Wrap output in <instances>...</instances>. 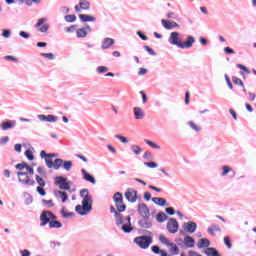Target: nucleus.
<instances>
[{
    "label": "nucleus",
    "instance_id": "72a5a7b5",
    "mask_svg": "<svg viewBox=\"0 0 256 256\" xmlns=\"http://www.w3.org/2000/svg\"><path fill=\"white\" fill-rule=\"evenodd\" d=\"M115 221L116 225H123L125 223V220H123V216H121V212H115Z\"/></svg>",
    "mask_w": 256,
    "mask_h": 256
},
{
    "label": "nucleus",
    "instance_id": "6e6d98bb",
    "mask_svg": "<svg viewBox=\"0 0 256 256\" xmlns=\"http://www.w3.org/2000/svg\"><path fill=\"white\" fill-rule=\"evenodd\" d=\"M27 163L26 162H22L20 164H16L15 168L18 169V171H23L24 169L27 168Z\"/></svg>",
    "mask_w": 256,
    "mask_h": 256
},
{
    "label": "nucleus",
    "instance_id": "423d86ee",
    "mask_svg": "<svg viewBox=\"0 0 256 256\" xmlns=\"http://www.w3.org/2000/svg\"><path fill=\"white\" fill-rule=\"evenodd\" d=\"M166 229L168 233H172L173 235H175V233L179 231V222H177V219L169 218L166 225Z\"/></svg>",
    "mask_w": 256,
    "mask_h": 256
},
{
    "label": "nucleus",
    "instance_id": "a18cd8bd",
    "mask_svg": "<svg viewBox=\"0 0 256 256\" xmlns=\"http://www.w3.org/2000/svg\"><path fill=\"white\" fill-rule=\"evenodd\" d=\"M47 123H57V117L55 115L49 114L46 116Z\"/></svg>",
    "mask_w": 256,
    "mask_h": 256
},
{
    "label": "nucleus",
    "instance_id": "c756f323",
    "mask_svg": "<svg viewBox=\"0 0 256 256\" xmlns=\"http://www.w3.org/2000/svg\"><path fill=\"white\" fill-rule=\"evenodd\" d=\"M50 229H61L63 227V224L57 220H51L49 222Z\"/></svg>",
    "mask_w": 256,
    "mask_h": 256
},
{
    "label": "nucleus",
    "instance_id": "0eeeda50",
    "mask_svg": "<svg viewBox=\"0 0 256 256\" xmlns=\"http://www.w3.org/2000/svg\"><path fill=\"white\" fill-rule=\"evenodd\" d=\"M138 225L141 229H151L153 227V220L151 216H144L138 221Z\"/></svg>",
    "mask_w": 256,
    "mask_h": 256
},
{
    "label": "nucleus",
    "instance_id": "ddd939ff",
    "mask_svg": "<svg viewBox=\"0 0 256 256\" xmlns=\"http://www.w3.org/2000/svg\"><path fill=\"white\" fill-rule=\"evenodd\" d=\"M17 121L15 120H6L0 124L2 131H9V129H15Z\"/></svg>",
    "mask_w": 256,
    "mask_h": 256
},
{
    "label": "nucleus",
    "instance_id": "58836bf2",
    "mask_svg": "<svg viewBox=\"0 0 256 256\" xmlns=\"http://www.w3.org/2000/svg\"><path fill=\"white\" fill-rule=\"evenodd\" d=\"M159 241L162 242L163 245H167V247H169V245H173V242H169V239H167V237H165V235H160Z\"/></svg>",
    "mask_w": 256,
    "mask_h": 256
},
{
    "label": "nucleus",
    "instance_id": "9d476101",
    "mask_svg": "<svg viewBox=\"0 0 256 256\" xmlns=\"http://www.w3.org/2000/svg\"><path fill=\"white\" fill-rule=\"evenodd\" d=\"M91 33V26L89 24H86L85 27L79 28L76 31V36L78 39H84V37H87Z\"/></svg>",
    "mask_w": 256,
    "mask_h": 256
},
{
    "label": "nucleus",
    "instance_id": "13d9d810",
    "mask_svg": "<svg viewBox=\"0 0 256 256\" xmlns=\"http://www.w3.org/2000/svg\"><path fill=\"white\" fill-rule=\"evenodd\" d=\"M138 37H140V39H142V41H147L149 39V37H147V35H145L141 30L136 32Z\"/></svg>",
    "mask_w": 256,
    "mask_h": 256
},
{
    "label": "nucleus",
    "instance_id": "a211bd4d",
    "mask_svg": "<svg viewBox=\"0 0 256 256\" xmlns=\"http://www.w3.org/2000/svg\"><path fill=\"white\" fill-rule=\"evenodd\" d=\"M193 43H195V37L187 36L186 41L182 42L180 49H191V47H193Z\"/></svg>",
    "mask_w": 256,
    "mask_h": 256
},
{
    "label": "nucleus",
    "instance_id": "5701e85b",
    "mask_svg": "<svg viewBox=\"0 0 256 256\" xmlns=\"http://www.w3.org/2000/svg\"><path fill=\"white\" fill-rule=\"evenodd\" d=\"M127 224L122 225V231L124 233H131L133 231V227H131V216L126 217Z\"/></svg>",
    "mask_w": 256,
    "mask_h": 256
},
{
    "label": "nucleus",
    "instance_id": "1a4fd4ad",
    "mask_svg": "<svg viewBox=\"0 0 256 256\" xmlns=\"http://www.w3.org/2000/svg\"><path fill=\"white\" fill-rule=\"evenodd\" d=\"M137 211L140 217H151V212L149 211V207L145 203H139L137 206Z\"/></svg>",
    "mask_w": 256,
    "mask_h": 256
},
{
    "label": "nucleus",
    "instance_id": "864d4df0",
    "mask_svg": "<svg viewBox=\"0 0 256 256\" xmlns=\"http://www.w3.org/2000/svg\"><path fill=\"white\" fill-rule=\"evenodd\" d=\"M36 191H37V193H39V195H41V197H45L47 195V192L45 191L43 186H38L36 188Z\"/></svg>",
    "mask_w": 256,
    "mask_h": 256
},
{
    "label": "nucleus",
    "instance_id": "9b49d317",
    "mask_svg": "<svg viewBox=\"0 0 256 256\" xmlns=\"http://www.w3.org/2000/svg\"><path fill=\"white\" fill-rule=\"evenodd\" d=\"M124 195L129 203H135L137 201V190L133 188H128Z\"/></svg>",
    "mask_w": 256,
    "mask_h": 256
},
{
    "label": "nucleus",
    "instance_id": "338daca9",
    "mask_svg": "<svg viewBox=\"0 0 256 256\" xmlns=\"http://www.w3.org/2000/svg\"><path fill=\"white\" fill-rule=\"evenodd\" d=\"M25 205H31L33 203V196L28 195V197L24 201Z\"/></svg>",
    "mask_w": 256,
    "mask_h": 256
},
{
    "label": "nucleus",
    "instance_id": "3c124183",
    "mask_svg": "<svg viewBox=\"0 0 256 256\" xmlns=\"http://www.w3.org/2000/svg\"><path fill=\"white\" fill-rule=\"evenodd\" d=\"M151 249L155 255H161L162 252L164 251V250H161V248H159V246L157 245L152 246Z\"/></svg>",
    "mask_w": 256,
    "mask_h": 256
},
{
    "label": "nucleus",
    "instance_id": "c85d7f7f",
    "mask_svg": "<svg viewBox=\"0 0 256 256\" xmlns=\"http://www.w3.org/2000/svg\"><path fill=\"white\" fill-rule=\"evenodd\" d=\"M153 203H155V205H159L160 207H165V205H169L167 204V200H165V198H159V197H154L152 198Z\"/></svg>",
    "mask_w": 256,
    "mask_h": 256
},
{
    "label": "nucleus",
    "instance_id": "ea45409f",
    "mask_svg": "<svg viewBox=\"0 0 256 256\" xmlns=\"http://www.w3.org/2000/svg\"><path fill=\"white\" fill-rule=\"evenodd\" d=\"M144 143H146L147 145H149V147H152V149H161V146H159L157 143L151 141V140H144Z\"/></svg>",
    "mask_w": 256,
    "mask_h": 256
},
{
    "label": "nucleus",
    "instance_id": "393cba45",
    "mask_svg": "<svg viewBox=\"0 0 256 256\" xmlns=\"http://www.w3.org/2000/svg\"><path fill=\"white\" fill-rule=\"evenodd\" d=\"M54 195H55V197H58L59 199H61L62 203H65V201H67V199H69L67 192H63L60 190H55Z\"/></svg>",
    "mask_w": 256,
    "mask_h": 256
},
{
    "label": "nucleus",
    "instance_id": "774afa93",
    "mask_svg": "<svg viewBox=\"0 0 256 256\" xmlns=\"http://www.w3.org/2000/svg\"><path fill=\"white\" fill-rule=\"evenodd\" d=\"M20 255L22 256H31V252L27 249L21 250Z\"/></svg>",
    "mask_w": 256,
    "mask_h": 256
},
{
    "label": "nucleus",
    "instance_id": "a19ab883",
    "mask_svg": "<svg viewBox=\"0 0 256 256\" xmlns=\"http://www.w3.org/2000/svg\"><path fill=\"white\" fill-rule=\"evenodd\" d=\"M115 203L119 204L123 201V194H121L120 192H116L114 194V197H113Z\"/></svg>",
    "mask_w": 256,
    "mask_h": 256
},
{
    "label": "nucleus",
    "instance_id": "603ef678",
    "mask_svg": "<svg viewBox=\"0 0 256 256\" xmlns=\"http://www.w3.org/2000/svg\"><path fill=\"white\" fill-rule=\"evenodd\" d=\"M224 244L226 245V247H228V249H231V247H233V244L231 243V238L229 236L224 237Z\"/></svg>",
    "mask_w": 256,
    "mask_h": 256
},
{
    "label": "nucleus",
    "instance_id": "cd10ccee",
    "mask_svg": "<svg viewBox=\"0 0 256 256\" xmlns=\"http://www.w3.org/2000/svg\"><path fill=\"white\" fill-rule=\"evenodd\" d=\"M167 219H169V217L167 216V214H165V212L160 211V212L156 215V221H157V223H165V221H167Z\"/></svg>",
    "mask_w": 256,
    "mask_h": 256
},
{
    "label": "nucleus",
    "instance_id": "e2e57ef3",
    "mask_svg": "<svg viewBox=\"0 0 256 256\" xmlns=\"http://www.w3.org/2000/svg\"><path fill=\"white\" fill-rule=\"evenodd\" d=\"M45 21H47V18H40L38 20V22L34 25V27L37 29L39 27H41V25H43V23H45Z\"/></svg>",
    "mask_w": 256,
    "mask_h": 256
},
{
    "label": "nucleus",
    "instance_id": "de8ad7c7",
    "mask_svg": "<svg viewBox=\"0 0 256 256\" xmlns=\"http://www.w3.org/2000/svg\"><path fill=\"white\" fill-rule=\"evenodd\" d=\"M145 167H149L150 169H157L159 167V164L156 162H144Z\"/></svg>",
    "mask_w": 256,
    "mask_h": 256
},
{
    "label": "nucleus",
    "instance_id": "412c9836",
    "mask_svg": "<svg viewBox=\"0 0 256 256\" xmlns=\"http://www.w3.org/2000/svg\"><path fill=\"white\" fill-rule=\"evenodd\" d=\"M133 112H134L135 119L137 120L145 119V112L143 111V109H141V107H134Z\"/></svg>",
    "mask_w": 256,
    "mask_h": 256
},
{
    "label": "nucleus",
    "instance_id": "4468645a",
    "mask_svg": "<svg viewBox=\"0 0 256 256\" xmlns=\"http://www.w3.org/2000/svg\"><path fill=\"white\" fill-rule=\"evenodd\" d=\"M40 227H45L51 223V218L49 217V211L45 210L40 215Z\"/></svg>",
    "mask_w": 256,
    "mask_h": 256
},
{
    "label": "nucleus",
    "instance_id": "a878e982",
    "mask_svg": "<svg viewBox=\"0 0 256 256\" xmlns=\"http://www.w3.org/2000/svg\"><path fill=\"white\" fill-rule=\"evenodd\" d=\"M203 253L207 256H221V254H219V251H217V249L213 247H209L208 249L204 250Z\"/></svg>",
    "mask_w": 256,
    "mask_h": 256
},
{
    "label": "nucleus",
    "instance_id": "bf43d9fd",
    "mask_svg": "<svg viewBox=\"0 0 256 256\" xmlns=\"http://www.w3.org/2000/svg\"><path fill=\"white\" fill-rule=\"evenodd\" d=\"M238 69H241V71H244V73H247V75H249V73H251L250 70H248V68L245 65L242 64H237Z\"/></svg>",
    "mask_w": 256,
    "mask_h": 256
},
{
    "label": "nucleus",
    "instance_id": "69168bd1",
    "mask_svg": "<svg viewBox=\"0 0 256 256\" xmlns=\"http://www.w3.org/2000/svg\"><path fill=\"white\" fill-rule=\"evenodd\" d=\"M20 37H22L23 39H29V37H31V34L25 32V31H20L19 32Z\"/></svg>",
    "mask_w": 256,
    "mask_h": 256
},
{
    "label": "nucleus",
    "instance_id": "bb28decb",
    "mask_svg": "<svg viewBox=\"0 0 256 256\" xmlns=\"http://www.w3.org/2000/svg\"><path fill=\"white\" fill-rule=\"evenodd\" d=\"M215 232H221V227L217 224H212L209 228H208V233L209 235H211L212 237H215Z\"/></svg>",
    "mask_w": 256,
    "mask_h": 256
},
{
    "label": "nucleus",
    "instance_id": "2f4dec72",
    "mask_svg": "<svg viewBox=\"0 0 256 256\" xmlns=\"http://www.w3.org/2000/svg\"><path fill=\"white\" fill-rule=\"evenodd\" d=\"M79 5L82 8V11H89V9H91V4L87 0L80 1Z\"/></svg>",
    "mask_w": 256,
    "mask_h": 256
},
{
    "label": "nucleus",
    "instance_id": "20e7f679",
    "mask_svg": "<svg viewBox=\"0 0 256 256\" xmlns=\"http://www.w3.org/2000/svg\"><path fill=\"white\" fill-rule=\"evenodd\" d=\"M17 176L19 183H22V185H35V180L29 178V172H17Z\"/></svg>",
    "mask_w": 256,
    "mask_h": 256
},
{
    "label": "nucleus",
    "instance_id": "79ce46f5",
    "mask_svg": "<svg viewBox=\"0 0 256 256\" xmlns=\"http://www.w3.org/2000/svg\"><path fill=\"white\" fill-rule=\"evenodd\" d=\"M41 57H45V59H48L49 61H55V54L53 53H41Z\"/></svg>",
    "mask_w": 256,
    "mask_h": 256
},
{
    "label": "nucleus",
    "instance_id": "0e129e2a",
    "mask_svg": "<svg viewBox=\"0 0 256 256\" xmlns=\"http://www.w3.org/2000/svg\"><path fill=\"white\" fill-rule=\"evenodd\" d=\"M144 49H145V51H147V52L149 53V55H152V56L157 55V53H155V50L152 49V48L149 47V46H144Z\"/></svg>",
    "mask_w": 256,
    "mask_h": 256
},
{
    "label": "nucleus",
    "instance_id": "b1692460",
    "mask_svg": "<svg viewBox=\"0 0 256 256\" xmlns=\"http://www.w3.org/2000/svg\"><path fill=\"white\" fill-rule=\"evenodd\" d=\"M184 244L188 249H193L195 247V239L191 236H185Z\"/></svg>",
    "mask_w": 256,
    "mask_h": 256
},
{
    "label": "nucleus",
    "instance_id": "f3484780",
    "mask_svg": "<svg viewBox=\"0 0 256 256\" xmlns=\"http://www.w3.org/2000/svg\"><path fill=\"white\" fill-rule=\"evenodd\" d=\"M78 17H79L81 23H89V22L95 23V21H97L96 17L91 16L89 14H79Z\"/></svg>",
    "mask_w": 256,
    "mask_h": 256
},
{
    "label": "nucleus",
    "instance_id": "473e14b6",
    "mask_svg": "<svg viewBox=\"0 0 256 256\" xmlns=\"http://www.w3.org/2000/svg\"><path fill=\"white\" fill-rule=\"evenodd\" d=\"M170 247V255H179V247H177V244L172 242V245H168Z\"/></svg>",
    "mask_w": 256,
    "mask_h": 256
},
{
    "label": "nucleus",
    "instance_id": "c03bdc74",
    "mask_svg": "<svg viewBox=\"0 0 256 256\" xmlns=\"http://www.w3.org/2000/svg\"><path fill=\"white\" fill-rule=\"evenodd\" d=\"M188 125L190 128L193 129V131H196V133H199V131H201V127L197 126V124H195V122L193 121H189Z\"/></svg>",
    "mask_w": 256,
    "mask_h": 256
},
{
    "label": "nucleus",
    "instance_id": "8fccbe9b",
    "mask_svg": "<svg viewBox=\"0 0 256 256\" xmlns=\"http://www.w3.org/2000/svg\"><path fill=\"white\" fill-rule=\"evenodd\" d=\"M25 157H27V159L29 161H33V159H35V156L33 155V152L31 150H26L24 153Z\"/></svg>",
    "mask_w": 256,
    "mask_h": 256
},
{
    "label": "nucleus",
    "instance_id": "aec40b11",
    "mask_svg": "<svg viewBox=\"0 0 256 256\" xmlns=\"http://www.w3.org/2000/svg\"><path fill=\"white\" fill-rule=\"evenodd\" d=\"M161 23H162V27H164V29H168V30H171L175 27H179V24L175 21L170 22L165 19H162Z\"/></svg>",
    "mask_w": 256,
    "mask_h": 256
},
{
    "label": "nucleus",
    "instance_id": "f257e3e1",
    "mask_svg": "<svg viewBox=\"0 0 256 256\" xmlns=\"http://www.w3.org/2000/svg\"><path fill=\"white\" fill-rule=\"evenodd\" d=\"M80 197L83 199L82 205H77L75 207V211L78 213V215L85 216L91 213L93 209V198L89 194V189L86 188L80 191Z\"/></svg>",
    "mask_w": 256,
    "mask_h": 256
},
{
    "label": "nucleus",
    "instance_id": "7ed1b4c3",
    "mask_svg": "<svg viewBox=\"0 0 256 256\" xmlns=\"http://www.w3.org/2000/svg\"><path fill=\"white\" fill-rule=\"evenodd\" d=\"M54 185H58L61 191H69L71 189V183L67 181V178L63 176H57L54 179Z\"/></svg>",
    "mask_w": 256,
    "mask_h": 256
},
{
    "label": "nucleus",
    "instance_id": "4c0bfd02",
    "mask_svg": "<svg viewBox=\"0 0 256 256\" xmlns=\"http://www.w3.org/2000/svg\"><path fill=\"white\" fill-rule=\"evenodd\" d=\"M118 213H123L127 209V206L122 202L115 203Z\"/></svg>",
    "mask_w": 256,
    "mask_h": 256
},
{
    "label": "nucleus",
    "instance_id": "052dcab7",
    "mask_svg": "<svg viewBox=\"0 0 256 256\" xmlns=\"http://www.w3.org/2000/svg\"><path fill=\"white\" fill-rule=\"evenodd\" d=\"M2 36H4L5 39H9V38L11 37V30H9V29H4V30L2 31Z\"/></svg>",
    "mask_w": 256,
    "mask_h": 256
},
{
    "label": "nucleus",
    "instance_id": "2eb2a0df",
    "mask_svg": "<svg viewBox=\"0 0 256 256\" xmlns=\"http://www.w3.org/2000/svg\"><path fill=\"white\" fill-rule=\"evenodd\" d=\"M115 45V39L107 37L102 40L101 49L107 50L111 49Z\"/></svg>",
    "mask_w": 256,
    "mask_h": 256
},
{
    "label": "nucleus",
    "instance_id": "39448f33",
    "mask_svg": "<svg viewBox=\"0 0 256 256\" xmlns=\"http://www.w3.org/2000/svg\"><path fill=\"white\" fill-rule=\"evenodd\" d=\"M46 166L48 169H55V171H59L63 165V159L56 158L53 162L52 159L46 158L45 159Z\"/></svg>",
    "mask_w": 256,
    "mask_h": 256
},
{
    "label": "nucleus",
    "instance_id": "f8f14e48",
    "mask_svg": "<svg viewBox=\"0 0 256 256\" xmlns=\"http://www.w3.org/2000/svg\"><path fill=\"white\" fill-rule=\"evenodd\" d=\"M184 231H186V233H190L193 234L195 233V231H197V223L190 221V222H184L182 225Z\"/></svg>",
    "mask_w": 256,
    "mask_h": 256
},
{
    "label": "nucleus",
    "instance_id": "f704fd0d",
    "mask_svg": "<svg viewBox=\"0 0 256 256\" xmlns=\"http://www.w3.org/2000/svg\"><path fill=\"white\" fill-rule=\"evenodd\" d=\"M62 165H63V169H64L65 171H71V169H72V167H73V161H71V160H69V161H64V160H63Z\"/></svg>",
    "mask_w": 256,
    "mask_h": 256
},
{
    "label": "nucleus",
    "instance_id": "680f3d73",
    "mask_svg": "<svg viewBox=\"0 0 256 256\" xmlns=\"http://www.w3.org/2000/svg\"><path fill=\"white\" fill-rule=\"evenodd\" d=\"M40 33H47L49 31V24H44L39 28Z\"/></svg>",
    "mask_w": 256,
    "mask_h": 256
},
{
    "label": "nucleus",
    "instance_id": "09e8293b",
    "mask_svg": "<svg viewBox=\"0 0 256 256\" xmlns=\"http://www.w3.org/2000/svg\"><path fill=\"white\" fill-rule=\"evenodd\" d=\"M114 137L115 139H118L119 141H121V143H124V144L129 143V140L123 135L116 134Z\"/></svg>",
    "mask_w": 256,
    "mask_h": 256
},
{
    "label": "nucleus",
    "instance_id": "49530a36",
    "mask_svg": "<svg viewBox=\"0 0 256 256\" xmlns=\"http://www.w3.org/2000/svg\"><path fill=\"white\" fill-rule=\"evenodd\" d=\"M35 179H36L38 185H40L39 187H45V185H47V183L44 181V179L41 178L39 175H36Z\"/></svg>",
    "mask_w": 256,
    "mask_h": 256
},
{
    "label": "nucleus",
    "instance_id": "37998d69",
    "mask_svg": "<svg viewBox=\"0 0 256 256\" xmlns=\"http://www.w3.org/2000/svg\"><path fill=\"white\" fill-rule=\"evenodd\" d=\"M61 215L64 217V219H69V217H74L75 213L73 212H65V208L61 210Z\"/></svg>",
    "mask_w": 256,
    "mask_h": 256
},
{
    "label": "nucleus",
    "instance_id": "6e6552de",
    "mask_svg": "<svg viewBox=\"0 0 256 256\" xmlns=\"http://www.w3.org/2000/svg\"><path fill=\"white\" fill-rule=\"evenodd\" d=\"M168 43H170V45H176L178 49H181L183 42L179 39V32H172L168 39Z\"/></svg>",
    "mask_w": 256,
    "mask_h": 256
},
{
    "label": "nucleus",
    "instance_id": "4be33fe9",
    "mask_svg": "<svg viewBox=\"0 0 256 256\" xmlns=\"http://www.w3.org/2000/svg\"><path fill=\"white\" fill-rule=\"evenodd\" d=\"M211 245V242L207 238H201L198 240L197 247L198 249H208L209 246Z\"/></svg>",
    "mask_w": 256,
    "mask_h": 256
},
{
    "label": "nucleus",
    "instance_id": "c9c22d12",
    "mask_svg": "<svg viewBox=\"0 0 256 256\" xmlns=\"http://www.w3.org/2000/svg\"><path fill=\"white\" fill-rule=\"evenodd\" d=\"M67 23H75L77 21V16L75 14H69L64 17Z\"/></svg>",
    "mask_w": 256,
    "mask_h": 256
},
{
    "label": "nucleus",
    "instance_id": "4d7b16f0",
    "mask_svg": "<svg viewBox=\"0 0 256 256\" xmlns=\"http://www.w3.org/2000/svg\"><path fill=\"white\" fill-rule=\"evenodd\" d=\"M37 173H39V175H41V177H47V172L45 171V169L42 166H39L37 168Z\"/></svg>",
    "mask_w": 256,
    "mask_h": 256
},
{
    "label": "nucleus",
    "instance_id": "f03ea898",
    "mask_svg": "<svg viewBox=\"0 0 256 256\" xmlns=\"http://www.w3.org/2000/svg\"><path fill=\"white\" fill-rule=\"evenodd\" d=\"M134 243H136L140 249H149V245L153 243V238L150 236H139L134 239Z\"/></svg>",
    "mask_w": 256,
    "mask_h": 256
},
{
    "label": "nucleus",
    "instance_id": "6ab92c4d",
    "mask_svg": "<svg viewBox=\"0 0 256 256\" xmlns=\"http://www.w3.org/2000/svg\"><path fill=\"white\" fill-rule=\"evenodd\" d=\"M81 173L83 175L84 181H88L89 183H92V185H95L97 183V180H95V177L91 175L87 170L82 169Z\"/></svg>",
    "mask_w": 256,
    "mask_h": 256
},
{
    "label": "nucleus",
    "instance_id": "dca6fc26",
    "mask_svg": "<svg viewBox=\"0 0 256 256\" xmlns=\"http://www.w3.org/2000/svg\"><path fill=\"white\" fill-rule=\"evenodd\" d=\"M230 174V177H235V175L237 174V172H235V170H233V168L229 165H224L222 166V177H227V175Z\"/></svg>",
    "mask_w": 256,
    "mask_h": 256
},
{
    "label": "nucleus",
    "instance_id": "7c9ffc66",
    "mask_svg": "<svg viewBox=\"0 0 256 256\" xmlns=\"http://www.w3.org/2000/svg\"><path fill=\"white\" fill-rule=\"evenodd\" d=\"M132 153H134V155H141V153H143V148H141L139 145H131L130 147Z\"/></svg>",
    "mask_w": 256,
    "mask_h": 256
},
{
    "label": "nucleus",
    "instance_id": "5fc2aeb1",
    "mask_svg": "<svg viewBox=\"0 0 256 256\" xmlns=\"http://www.w3.org/2000/svg\"><path fill=\"white\" fill-rule=\"evenodd\" d=\"M97 73L101 74V73H107V71H109V68L106 66H98L96 68Z\"/></svg>",
    "mask_w": 256,
    "mask_h": 256
},
{
    "label": "nucleus",
    "instance_id": "e433bc0d",
    "mask_svg": "<svg viewBox=\"0 0 256 256\" xmlns=\"http://www.w3.org/2000/svg\"><path fill=\"white\" fill-rule=\"evenodd\" d=\"M232 81H233V84L234 85H240V87H242L243 89H245V84H243V80L236 77V76H233L232 77Z\"/></svg>",
    "mask_w": 256,
    "mask_h": 256
}]
</instances>
